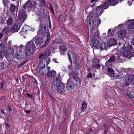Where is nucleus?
Wrapping results in <instances>:
<instances>
[{"mask_svg": "<svg viewBox=\"0 0 134 134\" xmlns=\"http://www.w3.org/2000/svg\"><path fill=\"white\" fill-rule=\"evenodd\" d=\"M95 24H94V21L90 20L88 21L87 24V27L88 30L90 27L91 33L94 37L98 36L99 34L98 29L95 28Z\"/></svg>", "mask_w": 134, "mask_h": 134, "instance_id": "f257e3e1", "label": "nucleus"}, {"mask_svg": "<svg viewBox=\"0 0 134 134\" xmlns=\"http://www.w3.org/2000/svg\"><path fill=\"white\" fill-rule=\"evenodd\" d=\"M39 59L41 60V61L38 65V68L40 70L44 68H46L45 64L48 65L49 63L50 62L49 58H44V54L42 53L39 56Z\"/></svg>", "mask_w": 134, "mask_h": 134, "instance_id": "f03ea898", "label": "nucleus"}, {"mask_svg": "<svg viewBox=\"0 0 134 134\" xmlns=\"http://www.w3.org/2000/svg\"><path fill=\"white\" fill-rule=\"evenodd\" d=\"M60 72H59L57 75H56L53 77L52 83V87L53 90H54V88H56L59 85L63 83L61 82L60 80Z\"/></svg>", "mask_w": 134, "mask_h": 134, "instance_id": "7ed1b4c3", "label": "nucleus"}, {"mask_svg": "<svg viewBox=\"0 0 134 134\" xmlns=\"http://www.w3.org/2000/svg\"><path fill=\"white\" fill-rule=\"evenodd\" d=\"M36 47L32 41L29 42L26 45V52L27 55H31L33 52L34 49Z\"/></svg>", "mask_w": 134, "mask_h": 134, "instance_id": "20e7f679", "label": "nucleus"}, {"mask_svg": "<svg viewBox=\"0 0 134 134\" xmlns=\"http://www.w3.org/2000/svg\"><path fill=\"white\" fill-rule=\"evenodd\" d=\"M108 71L107 74L112 78L114 79H118L122 77L121 74H116L114 72V71L112 68H109L107 69Z\"/></svg>", "mask_w": 134, "mask_h": 134, "instance_id": "39448f33", "label": "nucleus"}, {"mask_svg": "<svg viewBox=\"0 0 134 134\" xmlns=\"http://www.w3.org/2000/svg\"><path fill=\"white\" fill-rule=\"evenodd\" d=\"M55 91L57 92L60 94H62L64 93L66 91L65 85L63 83H61L60 85H59L56 88H54V90Z\"/></svg>", "mask_w": 134, "mask_h": 134, "instance_id": "423d86ee", "label": "nucleus"}, {"mask_svg": "<svg viewBox=\"0 0 134 134\" xmlns=\"http://www.w3.org/2000/svg\"><path fill=\"white\" fill-rule=\"evenodd\" d=\"M123 49H124L122 52H121V54L125 57H127L130 54V51L131 50L132 47L131 46L128 45L127 47H122Z\"/></svg>", "mask_w": 134, "mask_h": 134, "instance_id": "0eeeda50", "label": "nucleus"}, {"mask_svg": "<svg viewBox=\"0 0 134 134\" xmlns=\"http://www.w3.org/2000/svg\"><path fill=\"white\" fill-rule=\"evenodd\" d=\"M27 55L26 53L22 49L18 50L16 52L15 55V57L18 59H22Z\"/></svg>", "mask_w": 134, "mask_h": 134, "instance_id": "6e6552de", "label": "nucleus"}, {"mask_svg": "<svg viewBox=\"0 0 134 134\" xmlns=\"http://www.w3.org/2000/svg\"><path fill=\"white\" fill-rule=\"evenodd\" d=\"M109 7L107 3L105 2L102 5H100L97 7L96 9V11L98 13L100 11H101L100 13H99L100 15H101L103 13V11H102L103 9H105Z\"/></svg>", "mask_w": 134, "mask_h": 134, "instance_id": "1a4fd4ad", "label": "nucleus"}, {"mask_svg": "<svg viewBox=\"0 0 134 134\" xmlns=\"http://www.w3.org/2000/svg\"><path fill=\"white\" fill-rule=\"evenodd\" d=\"M127 33L126 31L123 30L118 31L117 34L118 36V38L121 39L125 37Z\"/></svg>", "mask_w": 134, "mask_h": 134, "instance_id": "9d476101", "label": "nucleus"}, {"mask_svg": "<svg viewBox=\"0 0 134 134\" xmlns=\"http://www.w3.org/2000/svg\"><path fill=\"white\" fill-rule=\"evenodd\" d=\"M75 84L73 81H70L68 82L66 85V90H71L73 89L75 87Z\"/></svg>", "mask_w": 134, "mask_h": 134, "instance_id": "9b49d317", "label": "nucleus"}, {"mask_svg": "<svg viewBox=\"0 0 134 134\" xmlns=\"http://www.w3.org/2000/svg\"><path fill=\"white\" fill-rule=\"evenodd\" d=\"M50 67H47L45 68L41 69L39 70L40 74L43 75H46L49 70Z\"/></svg>", "mask_w": 134, "mask_h": 134, "instance_id": "f8f14e48", "label": "nucleus"}, {"mask_svg": "<svg viewBox=\"0 0 134 134\" xmlns=\"http://www.w3.org/2000/svg\"><path fill=\"white\" fill-rule=\"evenodd\" d=\"M27 15L25 14L24 11L22 10L20 11L19 15V18L24 21L27 18Z\"/></svg>", "mask_w": 134, "mask_h": 134, "instance_id": "ddd939ff", "label": "nucleus"}, {"mask_svg": "<svg viewBox=\"0 0 134 134\" xmlns=\"http://www.w3.org/2000/svg\"><path fill=\"white\" fill-rule=\"evenodd\" d=\"M46 25L45 24H41L40 25L39 31L42 33H45L47 32Z\"/></svg>", "mask_w": 134, "mask_h": 134, "instance_id": "4468645a", "label": "nucleus"}, {"mask_svg": "<svg viewBox=\"0 0 134 134\" xmlns=\"http://www.w3.org/2000/svg\"><path fill=\"white\" fill-rule=\"evenodd\" d=\"M108 47V44L104 42L100 43L99 44L98 47L101 49H106Z\"/></svg>", "mask_w": 134, "mask_h": 134, "instance_id": "2eb2a0df", "label": "nucleus"}, {"mask_svg": "<svg viewBox=\"0 0 134 134\" xmlns=\"http://www.w3.org/2000/svg\"><path fill=\"white\" fill-rule=\"evenodd\" d=\"M20 26L15 24L12 27L11 31L13 32H17L20 29Z\"/></svg>", "mask_w": 134, "mask_h": 134, "instance_id": "dca6fc26", "label": "nucleus"}, {"mask_svg": "<svg viewBox=\"0 0 134 134\" xmlns=\"http://www.w3.org/2000/svg\"><path fill=\"white\" fill-rule=\"evenodd\" d=\"M108 4L110 5L114 6L119 2L118 0H107Z\"/></svg>", "mask_w": 134, "mask_h": 134, "instance_id": "f3484780", "label": "nucleus"}, {"mask_svg": "<svg viewBox=\"0 0 134 134\" xmlns=\"http://www.w3.org/2000/svg\"><path fill=\"white\" fill-rule=\"evenodd\" d=\"M32 6L31 1V0H28L25 3L24 8L25 9H26V8L29 9L32 8Z\"/></svg>", "mask_w": 134, "mask_h": 134, "instance_id": "a211bd4d", "label": "nucleus"}, {"mask_svg": "<svg viewBox=\"0 0 134 134\" xmlns=\"http://www.w3.org/2000/svg\"><path fill=\"white\" fill-rule=\"evenodd\" d=\"M43 42L42 38L41 37L37 38L36 40L35 43L37 46H40Z\"/></svg>", "mask_w": 134, "mask_h": 134, "instance_id": "6ab92c4d", "label": "nucleus"}, {"mask_svg": "<svg viewBox=\"0 0 134 134\" xmlns=\"http://www.w3.org/2000/svg\"><path fill=\"white\" fill-rule=\"evenodd\" d=\"M50 34L49 33H48L47 35V39L45 41L44 45L42 46V48H44L48 44L50 39Z\"/></svg>", "mask_w": 134, "mask_h": 134, "instance_id": "aec40b11", "label": "nucleus"}, {"mask_svg": "<svg viewBox=\"0 0 134 134\" xmlns=\"http://www.w3.org/2000/svg\"><path fill=\"white\" fill-rule=\"evenodd\" d=\"M69 60L71 64L72 63L71 59L75 55V54L72 52H69L68 53Z\"/></svg>", "mask_w": 134, "mask_h": 134, "instance_id": "412c9836", "label": "nucleus"}, {"mask_svg": "<svg viewBox=\"0 0 134 134\" xmlns=\"http://www.w3.org/2000/svg\"><path fill=\"white\" fill-rule=\"evenodd\" d=\"M100 43L98 40L93 41L92 43V45L93 47H94L95 48H96L98 49L99 44Z\"/></svg>", "mask_w": 134, "mask_h": 134, "instance_id": "4be33fe9", "label": "nucleus"}, {"mask_svg": "<svg viewBox=\"0 0 134 134\" xmlns=\"http://www.w3.org/2000/svg\"><path fill=\"white\" fill-rule=\"evenodd\" d=\"M47 74L49 77H51L54 75L55 76L56 75H57V74H56L55 71L54 70L50 71L49 70Z\"/></svg>", "mask_w": 134, "mask_h": 134, "instance_id": "5701e85b", "label": "nucleus"}, {"mask_svg": "<svg viewBox=\"0 0 134 134\" xmlns=\"http://www.w3.org/2000/svg\"><path fill=\"white\" fill-rule=\"evenodd\" d=\"M108 42L110 46L115 45L116 44V42L115 40L112 38L109 40Z\"/></svg>", "mask_w": 134, "mask_h": 134, "instance_id": "b1692460", "label": "nucleus"}, {"mask_svg": "<svg viewBox=\"0 0 134 134\" xmlns=\"http://www.w3.org/2000/svg\"><path fill=\"white\" fill-rule=\"evenodd\" d=\"M24 21L19 18L18 19L16 20L15 23L20 26L21 25L24 23Z\"/></svg>", "mask_w": 134, "mask_h": 134, "instance_id": "393cba45", "label": "nucleus"}, {"mask_svg": "<svg viewBox=\"0 0 134 134\" xmlns=\"http://www.w3.org/2000/svg\"><path fill=\"white\" fill-rule=\"evenodd\" d=\"M13 23V19L11 17H9L6 20V24L8 25H11Z\"/></svg>", "mask_w": 134, "mask_h": 134, "instance_id": "a878e982", "label": "nucleus"}, {"mask_svg": "<svg viewBox=\"0 0 134 134\" xmlns=\"http://www.w3.org/2000/svg\"><path fill=\"white\" fill-rule=\"evenodd\" d=\"M87 103L86 102H84L82 104L81 108V111L83 112L86 109Z\"/></svg>", "mask_w": 134, "mask_h": 134, "instance_id": "bb28decb", "label": "nucleus"}, {"mask_svg": "<svg viewBox=\"0 0 134 134\" xmlns=\"http://www.w3.org/2000/svg\"><path fill=\"white\" fill-rule=\"evenodd\" d=\"M112 62L109 60L106 62L105 64V66L107 68V70L108 69L111 68L110 67H112Z\"/></svg>", "mask_w": 134, "mask_h": 134, "instance_id": "cd10ccee", "label": "nucleus"}, {"mask_svg": "<svg viewBox=\"0 0 134 134\" xmlns=\"http://www.w3.org/2000/svg\"><path fill=\"white\" fill-rule=\"evenodd\" d=\"M51 54L50 50L49 49H46L44 52V58L49 56Z\"/></svg>", "mask_w": 134, "mask_h": 134, "instance_id": "c85d7f7f", "label": "nucleus"}, {"mask_svg": "<svg viewBox=\"0 0 134 134\" xmlns=\"http://www.w3.org/2000/svg\"><path fill=\"white\" fill-rule=\"evenodd\" d=\"M72 78L74 79L76 82H78L80 84H81V81L79 77L76 76L72 75Z\"/></svg>", "mask_w": 134, "mask_h": 134, "instance_id": "c756f323", "label": "nucleus"}, {"mask_svg": "<svg viewBox=\"0 0 134 134\" xmlns=\"http://www.w3.org/2000/svg\"><path fill=\"white\" fill-rule=\"evenodd\" d=\"M134 79L133 76L131 75H128L127 76V82H132Z\"/></svg>", "mask_w": 134, "mask_h": 134, "instance_id": "7c9ffc66", "label": "nucleus"}, {"mask_svg": "<svg viewBox=\"0 0 134 134\" xmlns=\"http://www.w3.org/2000/svg\"><path fill=\"white\" fill-rule=\"evenodd\" d=\"M129 30H131L134 29V21L131 22L127 26Z\"/></svg>", "mask_w": 134, "mask_h": 134, "instance_id": "2f4dec72", "label": "nucleus"}, {"mask_svg": "<svg viewBox=\"0 0 134 134\" xmlns=\"http://www.w3.org/2000/svg\"><path fill=\"white\" fill-rule=\"evenodd\" d=\"M16 8V6H15L13 4H12L10 5V11L13 13L15 11Z\"/></svg>", "mask_w": 134, "mask_h": 134, "instance_id": "473e14b6", "label": "nucleus"}, {"mask_svg": "<svg viewBox=\"0 0 134 134\" xmlns=\"http://www.w3.org/2000/svg\"><path fill=\"white\" fill-rule=\"evenodd\" d=\"M99 60L97 58H94L93 60L92 61V67L94 66L96 64H97Z\"/></svg>", "mask_w": 134, "mask_h": 134, "instance_id": "72a5a7b5", "label": "nucleus"}, {"mask_svg": "<svg viewBox=\"0 0 134 134\" xmlns=\"http://www.w3.org/2000/svg\"><path fill=\"white\" fill-rule=\"evenodd\" d=\"M9 29V27L8 26H7L4 27L2 30V32L5 34L7 33Z\"/></svg>", "mask_w": 134, "mask_h": 134, "instance_id": "f704fd0d", "label": "nucleus"}, {"mask_svg": "<svg viewBox=\"0 0 134 134\" xmlns=\"http://www.w3.org/2000/svg\"><path fill=\"white\" fill-rule=\"evenodd\" d=\"M32 8L34 9L37 8L38 4L36 2L32 1Z\"/></svg>", "mask_w": 134, "mask_h": 134, "instance_id": "c9c22d12", "label": "nucleus"}, {"mask_svg": "<svg viewBox=\"0 0 134 134\" xmlns=\"http://www.w3.org/2000/svg\"><path fill=\"white\" fill-rule=\"evenodd\" d=\"M60 49L63 51H65L67 50V48L64 45H61L59 47Z\"/></svg>", "mask_w": 134, "mask_h": 134, "instance_id": "e433bc0d", "label": "nucleus"}, {"mask_svg": "<svg viewBox=\"0 0 134 134\" xmlns=\"http://www.w3.org/2000/svg\"><path fill=\"white\" fill-rule=\"evenodd\" d=\"M115 60V56L112 55L110 56V59L108 60L111 62H113Z\"/></svg>", "mask_w": 134, "mask_h": 134, "instance_id": "4c0bfd02", "label": "nucleus"}, {"mask_svg": "<svg viewBox=\"0 0 134 134\" xmlns=\"http://www.w3.org/2000/svg\"><path fill=\"white\" fill-rule=\"evenodd\" d=\"M5 48L4 46L2 45H0V53L4 52Z\"/></svg>", "mask_w": 134, "mask_h": 134, "instance_id": "58836bf2", "label": "nucleus"}, {"mask_svg": "<svg viewBox=\"0 0 134 134\" xmlns=\"http://www.w3.org/2000/svg\"><path fill=\"white\" fill-rule=\"evenodd\" d=\"M9 2V0H3V3L4 6H6Z\"/></svg>", "mask_w": 134, "mask_h": 134, "instance_id": "ea45409f", "label": "nucleus"}, {"mask_svg": "<svg viewBox=\"0 0 134 134\" xmlns=\"http://www.w3.org/2000/svg\"><path fill=\"white\" fill-rule=\"evenodd\" d=\"M100 65L99 64H96L94 66H92L93 68H95L96 69H98L100 68Z\"/></svg>", "mask_w": 134, "mask_h": 134, "instance_id": "a19ab883", "label": "nucleus"}, {"mask_svg": "<svg viewBox=\"0 0 134 134\" xmlns=\"http://www.w3.org/2000/svg\"><path fill=\"white\" fill-rule=\"evenodd\" d=\"M72 60L73 62L76 63L77 60V59L76 55H75V56H74L73 58H72Z\"/></svg>", "mask_w": 134, "mask_h": 134, "instance_id": "79ce46f5", "label": "nucleus"}, {"mask_svg": "<svg viewBox=\"0 0 134 134\" xmlns=\"http://www.w3.org/2000/svg\"><path fill=\"white\" fill-rule=\"evenodd\" d=\"M22 49V50L23 51V46L22 44H21L18 47V49L19 50Z\"/></svg>", "mask_w": 134, "mask_h": 134, "instance_id": "37998d69", "label": "nucleus"}, {"mask_svg": "<svg viewBox=\"0 0 134 134\" xmlns=\"http://www.w3.org/2000/svg\"><path fill=\"white\" fill-rule=\"evenodd\" d=\"M49 7H50V8L49 9H51V10L52 11V13L54 14V12L53 9V8H52V5H51L50 4H49Z\"/></svg>", "mask_w": 134, "mask_h": 134, "instance_id": "c03bdc74", "label": "nucleus"}, {"mask_svg": "<svg viewBox=\"0 0 134 134\" xmlns=\"http://www.w3.org/2000/svg\"><path fill=\"white\" fill-rule=\"evenodd\" d=\"M52 61L56 63H59V61L58 60H57V59L55 58H53L52 59Z\"/></svg>", "mask_w": 134, "mask_h": 134, "instance_id": "a18cd8bd", "label": "nucleus"}, {"mask_svg": "<svg viewBox=\"0 0 134 134\" xmlns=\"http://www.w3.org/2000/svg\"><path fill=\"white\" fill-rule=\"evenodd\" d=\"M96 21L97 25H98L100 24L101 22V20L100 19H97Z\"/></svg>", "mask_w": 134, "mask_h": 134, "instance_id": "49530a36", "label": "nucleus"}, {"mask_svg": "<svg viewBox=\"0 0 134 134\" xmlns=\"http://www.w3.org/2000/svg\"><path fill=\"white\" fill-rule=\"evenodd\" d=\"M10 52L9 53V54H12L14 52V49L13 48H10Z\"/></svg>", "mask_w": 134, "mask_h": 134, "instance_id": "de8ad7c7", "label": "nucleus"}, {"mask_svg": "<svg viewBox=\"0 0 134 134\" xmlns=\"http://www.w3.org/2000/svg\"><path fill=\"white\" fill-rule=\"evenodd\" d=\"M4 67V65L3 63H1L0 64V69H3Z\"/></svg>", "mask_w": 134, "mask_h": 134, "instance_id": "09e8293b", "label": "nucleus"}, {"mask_svg": "<svg viewBox=\"0 0 134 134\" xmlns=\"http://www.w3.org/2000/svg\"><path fill=\"white\" fill-rule=\"evenodd\" d=\"M26 30H24V29H23L21 31H20L19 33L21 35H23V34L24 33V32H25V31Z\"/></svg>", "mask_w": 134, "mask_h": 134, "instance_id": "8fccbe9b", "label": "nucleus"}, {"mask_svg": "<svg viewBox=\"0 0 134 134\" xmlns=\"http://www.w3.org/2000/svg\"><path fill=\"white\" fill-rule=\"evenodd\" d=\"M1 113L2 114H4L5 115H7V113L4 111V109H1Z\"/></svg>", "mask_w": 134, "mask_h": 134, "instance_id": "3c124183", "label": "nucleus"}, {"mask_svg": "<svg viewBox=\"0 0 134 134\" xmlns=\"http://www.w3.org/2000/svg\"><path fill=\"white\" fill-rule=\"evenodd\" d=\"M128 4L129 5H131L132 4V1L131 0H129L127 1Z\"/></svg>", "mask_w": 134, "mask_h": 134, "instance_id": "603ef678", "label": "nucleus"}, {"mask_svg": "<svg viewBox=\"0 0 134 134\" xmlns=\"http://www.w3.org/2000/svg\"><path fill=\"white\" fill-rule=\"evenodd\" d=\"M0 54V57L1 58H2L4 55V52H1Z\"/></svg>", "mask_w": 134, "mask_h": 134, "instance_id": "864d4df0", "label": "nucleus"}, {"mask_svg": "<svg viewBox=\"0 0 134 134\" xmlns=\"http://www.w3.org/2000/svg\"><path fill=\"white\" fill-rule=\"evenodd\" d=\"M41 2L43 4V5H46V0H42L41 1Z\"/></svg>", "mask_w": 134, "mask_h": 134, "instance_id": "5fc2aeb1", "label": "nucleus"}, {"mask_svg": "<svg viewBox=\"0 0 134 134\" xmlns=\"http://www.w3.org/2000/svg\"><path fill=\"white\" fill-rule=\"evenodd\" d=\"M71 65H69L68 66V68L70 70H71L72 69V67L71 65Z\"/></svg>", "mask_w": 134, "mask_h": 134, "instance_id": "6e6d98bb", "label": "nucleus"}, {"mask_svg": "<svg viewBox=\"0 0 134 134\" xmlns=\"http://www.w3.org/2000/svg\"><path fill=\"white\" fill-rule=\"evenodd\" d=\"M88 77L91 78L92 77V75L91 72H90L87 75Z\"/></svg>", "mask_w": 134, "mask_h": 134, "instance_id": "4d7b16f0", "label": "nucleus"}, {"mask_svg": "<svg viewBox=\"0 0 134 134\" xmlns=\"http://www.w3.org/2000/svg\"><path fill=\"white\" fill-rule=\"evenodd\" d=\"M7 108L10 111H12V109L11 108V106L9 105H8L7 107Z\"/></svg>", "mask_w": 134, "mask_h": 134, "instance_id": "13d9d810", "label": "nucleus"}, {"mask_svg": "<svg viewBox=\"0 0 134 134\" xmlns=\"http://www.w3.org/2000/svg\"><path fill=\"white\" fill-rule=\"evenodd\" d=\"M63 17V16H60L58 18V20L59 21H61L62 20V18Z\"/></svg>", "mask_w": 134, "mask_h": 134, "instance_id": "bf43d9fd", "label": "nucleus"}, {"mask_svg": "<svg viewBox=\"0 0 134 134\" xmlns=\"http://www.w3.org/2000/svg\"><path fill=\"white\" fill-rule=\"evenodd\" d=\"M69 75L70 77L72 78V75H74L73 74H72V72H70L69 73Z\"/></svg>", "mask_w": 134, "mask_h": 134, "instance_id": "052dcab7", "label": "nucleus"}, {"mask_svg": "<svg viewBox=\"0 0 134 134\" xmlns=\"http://www.w3.org/2000/svg\"><path fill=\"white\" fill-rule=\"evenodd\" d=\"M59 42V40L58 39L55 40H54L53 42L54 43H57V42Z\"/></svg>", "mask_w": 134, "mask_h": 134, "instance_id": "680f3d73", "label": "nucleus"}, {"mask_svg": "<svg viewBox=\"0 0 134 134\" xmlns=\"http://www.w3.org/2000/svg\"><path fill=\"white\" fill-rule=\"evenodd\" d=\"M3 36V34L2 33H0V40H1Z\"/></svg>", "mask_w": 134, "mask_h": 134, "instance_id": "e2e57ef3", "label": "nucleus"}, {"mask_svg": "<svg viewBox=\"0 0 134 134\" xmlns=\"http://www.w3.org/2000/svg\"><path fill=\"white\" fill-rule=\"evenodd\" d=\"M27 95L29 97H30V98H31L32 96L31 95V94H30L29 93H27Z\"/></svg>", "mask_w": 134, "mask_h": 134, "instance_id": "0e129e2a", "label": "nucleus"}, {"mask_svg": "<svg viewBox=\"0 0 134 134\" xmlns=\"http://www.w3.org/2000/svg\"><path fill=\"white\" fill-rule=\"evenodd\" d=\"M99 0H91V3H93L94 2H97Z\"/></svg>", "mask_w": 134, "mask_h": 134, "instance_id": "69168bd1", "label": "nucleus"}, {"mask_svg": "<svg viewBox=\"0 0 134 134\" xmlns=\"http://www.w3.org/2000/svg\"><path fill=\"white\" fill-rule=\"evenodd\" d=\"M131 43L132 45H134V39L132 40L131 41Z\"/></svg>", "mask_w": 134, "mask_h": 134, "instance_id": "338daca9", "label": "nucleus"}, {"mask_svg": "<svg viewBox=\"0 0 134 134\" xmlns=\"http://www.w3.org/2000/svg\"><path fill=\"white\" fill-rule=\"evenodd\" d=\"M5 96H3L1 98V99L2 100H5Z\"/></svg>", "mask_w": 134, "mask_h": 134, "instance_id": "774afa93", "label": "nucleus"}]
</instances>
